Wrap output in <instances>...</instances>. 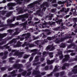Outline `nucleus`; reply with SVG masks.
Segmentation results:
<instances>
[{"label": "nucleus", "instance_id": "f257e3e1", "mask_svg": "<svg viewBox=\"0 0 77 77\" xmlns=\"http://www.w3.org/2000/svg\"><path fill=\"white\" fill-rule=\"evenodd\" d=\"M39 2L38 1H36L35 2H34L33 3L29 4L28 6V8H27V9H25V10H24V12L27 11L28 9H29V8H33V7L35 6L36 5V4H39Z\"/></svg>", "mask_w": 77, "mask_h": 77}, {"label": "nucleus", "instance_id": "f03ea898", "mask_svg": "<svg viewBox=\"0 0 77 77\" xmlns=\"http://www.w3.org/2000/svg\"><path fill=\"white\" fill-rule=\"evenodd\" d=\"M15 17H14L13 18V21L12 20L8 19L7 20V21L8 23V24L7 25L8 26H10V27H14V26H15V25L14 24H9V23H12L13 21H15Z\"/></svg>", "mask_w": 77, "mask_h": 77}, {"label": "nucleus", "instance_id": "7ed1b4c3", "mask_svg": "<svg viewBox=\"0 0 77 77\" xmlns=\"http://www.w3.org/2000/svg\"><path fill=\"white\" fill-rule=\"evenodd\" d=\"M45 41L44 40H42L41 41H36L35 42V43L37 44V45H39V47L40 48H41L42 47V46L41 45H40V44H45V42H47V41H45Z\"/></svg>", "mask_w": 77, "mask_h": 77}, {"label": "nucleus", "instance_id": "20e7f679", "mask_svg": "<svg viewBox=\"0 0 77 77\" xmlns=\"http://www.w3.org/2000/svg\"><path fill=\"white\" fill-rule=\"evenodd\" d=\"M28 17H29V15L27 14H24L23 15L18 16L17 17V20H18L21 19V18H28Z\"/></svg>", "mask_w": 77, "mask_h": 77}, {"label": "nucleus", "instance_id": "39448f33", "mask_svg": "<svg viewBox=\"0 0 77 77\" xmlns=\"http://www.w3.org/2000/svg\"><path fill=\"white\" fill-rule=\"evenodd\" d=\"M30 0H17L16 2L18 4H21L22 3H24V2H29Z\"/></svg>", "mask_w": 77, "mask_h": 77}, {"label": "nucleus", "instance_id": "423d86ee", "mask_svg": "<svg viewBox=\"0 0 77 77\" xmlns=\"http://www.w3.org/2000/svg\"><path fill=\"white\" fill-rule=\"evenodd\" d=\"M54 49V46L51 45H48L46 48V50H50L51 51H53Z\"/></svg>", "mask_w": 77, "mask_h": 77}, {"label": "nucleus", "instance_id": "0eeeda50", "mask_svg": "<svg viewBox=\"0 0 77 77\" xmlns=\"http://www.w3.org/2000/svg\"><path fill=\"white\" fill-rule=\"evenodd\" d=\"M15 5H17V4L15 3H9L7 4V6L8 7H10V6H14Z\"/></svg>", "mask_w": 77, "mask_h": 77}, {"label": "nucleus", "instance_id": "6e6552de", "mask_svg": "<svg viewBox=\"0 0 77 77\" xmlns=\"http://www.w3.org/2000/svg\"><path fill=\"white\" fill-rule=\"evenodd\" d=\"M65 59H63V60L62 61V62H65V61H66V60H68L69 59V55H66L65 56Z\"/></svg>", "mask_w": 77, "mask_h": 77}, {"label": "nucleus", "instance_id": "1a4fd4ad", "mask_svg": "<svg viewBox=\"0 0 77 77\" xmlns=\"http://www.w3.org/2000/svg\"><path fill=\"white\" fill-rule=\"evenodd\" d=\"M17 10L19 13H23V10L20 8H18V9H17Z\"/></svg>", "mask_w": 77, "mask_h": 77}, {"label": "nucleus", "instance_id": "9d476101", "mask_svg": "<svg viewBox=\"0 0 77 77\" xmlns=\"http://www.w3.org/2000/svg\"><path fill=\"white\" fill-rule=\"evenodd\" d=\"M54 62V60H52L51 61H50L49 60H48L47 61V63L49 65L50 64H51V63H53Z\"/></svg>", "mask_w": 77, "mask_h": 77}, {"label": "nucleus", "instance_id": "9b49d317", "mask_svg": "<svg viewBox=\"0 0 77 77\" xmlns=\"http://www.w3.org/2000/svg\"><path fill=\"white\" fill-rule=\"evenodd\" d=\"M6 35H7V34L6 33L0 34V38H4L5 36H6Z\"/></svg>", "mask_w": 77, "mask_h": 77}, {"label": "nucleus", "instance_id": "f8f14e48", "mask_svg": "<svg viewBox=\"0 0 77 77\" xmlns=\"http://www.w3.org/2000/svg\"><path fill=\"white\" fill-rule=\"evenodd\" d=\"M69 64L68 63H66L64 65V66L62 67V69H65V66H68Z\"/></svg>", "mask_w": 77, "mask_h": 77}, {"label": "nucleus", "instance_id": "ddd939ff", "mask_svg": "<svg viewBox=\"0 0 77 77\" xmlns=\"http://www.w3.org/2000/svg\"><path fill=\"white\" fill-rule=\"evenodd\" d=\"M20 30V28H17L16 31L14 33V35H17L18 34V33H19Z\"/></svg>", "mask_w": 77, "mask_h": 77}, {"label": "nucleus", "instance_id": "4468645a", "mask_svg": "<svg viewBox=\"0 0 77 77\" xmlns=\"http://www.w3.org/2000/svg\"><path fill=\"white\" fill-rule=\"evenodd\" d=\"M21 44H22V43H21L20 42H17L16 47H20V46H21Z\"/></svg>", "mask_w": 77, "mask_h": 77}, {"label": "nucleus", "instance_id": "2eb2a0df", "mask_svg": "<svg viewBox=\"0 0 77 77\" xmlns=\"http://www.w3.org/2000/svg\"><path fill=\"white\" fill-rule=\"evenodd\" d=\"M59 55H60V59H62L63 57V55H62V51H60V52H59Z\"/></svg>", "mask_w": 77, "mask_h": 77}, {"label": "nucleus", "instance_id": "dca6fc26", "mask_svg": "<svg viewBox=\"0 0 77 77\" xmlns=\"http://www.w3.org/2000/svg\"><path fill=\"white\" fill-rule=\"evenodd\" d=\"M26 35L27 38H29V36H30V34L29 33H27L26 34H24L22 35V36H26Z\"/></svg>", "mask_w": 77, "mask_h": 77}, {"label": "nucleus", "instance_id": "f3484780", "mask_svg": "<svg viewBox=\"0 0 77 77\" xmlns=\"http://www.w3.org/2000/svg\"><path fill=\"white\" fill-rule=\"evenodd\" d=\"M73 46L75 47V48H77V46L75 45L74 44H72V45H71L68 46L67 47L68 48H71V46Z\"/></svg>", "mask_w": 77, "mask_h": 77}, {"label": "nucleus", "instance_id": "a211bd4d", "mask_svg": "<svg viewBox=\"0 0 77 77\" xmlns=\"http://www.w3.org/2000/svg\"><path fill=\"white\" fill-rule=\"evenodd\" d=\"M66 10V8H63L62 10H61L60 11H59L58 12V14H60V12H63L64 11Z\"/></svg>", "mask_w": 77, "mask_h": 77}, {"label": "nucleus", "instance_id": "6ab92c4d", "mask_svg": "<svg viewBox=\"0 0 77 77\" xmlns=\"http://www.w3.org/2000/svg\"><path fill=\"white\" fill-rule=\"evenodd\" d=\"M62 21V19H60V20H57L56 22L58 24H60V23Z\"/></svg>", "mask_w": 77, "mask_h": 77}, {"label": "nucleus", "instance_id": "aec40b11", "mask_svg": "<svg viewBox=\"0 0 77 77\" xmlns=\"http://www.w3.org/2000/svg\"><path fill=\"white\" fill-rule=\"evenodd\" d=\"M52 17H53V14H50L49 16V17H48V18H49L48 20H52V19L51 18Z\"/></svg>", "mask_w": 77, "mask_h": 77}, {"label": "nucleus", "instance_id": "412c9836", "mask_svg": "<svg viewBox=\"0 0 77 77\" xmlns=\"http://www.w3.org/2000/svg\"><path fill=\"white\" fill-rule=\"evenodd\" d=\"M27 45H29V47H33L35 46L33 44H30V43L28 44Z\"/></svg>", "mask_w": 77, "mask_h": 77}, {"label": "nucleus", "instance_id": "4be33fe9", "mask_svg": "<svg viewBox=\"0 0 77 77\" xmlns=\"http://www.w3.org/2000/svg\"><path fill=\"white\" fill-rule=\"evenodd\" d=\"M71 11L73 14H76V11H75V10L72 8Z\"/></svg>", "mask_w": 77, "mask_h": 77}, {"label": "nucleus", "instance_id": "5701e85b", "mask_svg": "<svg viewBox=\"0 0 77 77\" xmlns=\"http://www.w3.org/2000/svg\"><path fill=\"white\" fill-rule=\"evenodd\" d=\"M33 52H34V53H33L32 54V56H34V55H35L36 54V49H34L32 50Z\"/></svg>", "mask_w": 77, "mask_h": 77}, {"label": "nucleus", "instance_id": "b1692460", "mask_svg": "<svg viewBox=\"0 0 77 77\" xmlns=\"http://www.w3.org/2000/svg\"><path fill=\"white\" fill-rule=\"evenodd\" d=\"M53 54L52 52L49 53V54L50 58H51V57H53Z\"/></svg>", "mask_w": 77, "mask_h": 77}, {"label": "nucleus", "instance_id": "393cba45", "mask_svg": "<svg viewBox=\"0 0 77 77\" xmlns=\"http://www.w3.org/2000/svg\"><path fill=\"white\" fill-rule=\"evenodd\" d=\"M70 0H67V3L68 5V6H70V5H71V4H69V3H70Z\"/></svg>", "mask_w": 77, "mask_h": 77}, {"label": "nucleus", "instance_id": "a878e982", "mask_svg": "<svg viewBox=\"0 0 77 77\" xmlns=\"http://www.w3.org/2000/svg\"><path fill=\"white\" fill-rule=\"evenodd\" d=\"M65 2V1H63V2L59 1L58 2V4H59V5H61V4H64Z\"/></svg>", "mask_w": 77, "mask_h": 77}, {"label": "nucleus", "instance_id": "bb28decb", "mask_svg": "<svg viewBox=\"0 0 77 77\" xmlns=\"http://www.w3.org/2000/svg\"><path fill=\"white\" fill-rule=\"evenodd\" d=\"M39 57L38 56H37L35 58V62H38V61H39Z\"/></svg>", "mask_w": 77, "mask_h": 77}, {"label": "nucleus", "instance_id": "cd10ccee", "mask_svg": "<svg viewBox=\"0 0 77 77\" xmlns=\"http://www.w3.org/2000/svg\"><path fill=\"white\" fill-rule=\"evenodd\" d=\"M27 22L26 21L25 23H22V25L24 27H26V25H27Z\"/></svg>", "mask_w": 77, "mask_h": 77}, {"label": "nucleus", "instance_id": "c85d7f7f", "mask_svg": "<svg viewBox=\"0 0 77 77\" xmlns=\"http://www.w3.org/2000/svg\"><path fill=\"white\" fill-rule=\"evenodd\" d=\"M11 14H12V12H10L9 13H8L6 15V17H9V16H10V15H11Z\"/></svg>", "mask_w": 77, "mask_h": 77}, {"label": "nucleus", "instance_id": "c756f323", "mask_svg": "<svg viewBox=\"0 0 77 77\" xmlns=\"http://www.w3.org/2000/svg\"><path fill=\"white\" fill-rule=\"evenodd\" d=\"M0 13L2 14H5V13H8V11H1Z\"/></svg>", "mask_w": 77, "mask_h": 77}, {"label": "nucleus", "instance_id": "7c9ffc66", "mask_svg": "<svg viewBox=\"0 0 77 77\" xmlns=\"http://www.w3.org/2000/svg\"><path fill=\"white\" fill-rule=\"evenodd\" d=\"M45 5H46V6H47V3H46V4H43V5H41V6H40L41 8H43V7H44V6H45Z\"/></svg>", "mask_w": 77, "mask_h": 77}, {"label": "nucleus", "instance_id": "2f4dec72", "mask_svg": "<svg viewBox=\"0 0 77 77\" xmlns=\"http://www.w3.org/2000/svg\"><path fill=\"white\" fill-rule=\"evenodd\" d=\"M29 55H26L24 57V59H27V58L29 57Z\"/></svg>", "mask_w": 77, "mask_h": 77}, {"label": "nucleus", "instance_id": "473e14b6", "mask_svg": "<svg viewBox=\"0 0 77 77\" xmlns=\"http://www.w3.org/2000/svg\"><path fill=\"white\" fill-rule=\"evenodd\" d=\"M56 11V9H53L51 10V11L52 12H54Z\"/></svg>", "mask_w": 77, "mask_h": 77}, {"label": "nucleus", "instance_id": "72a5a7b5", "mask_svg": "<svg viewBox=\"0 0 77 77\" xmlns=\"http://www.w3.org/2000/svg\"><path fill=\"white\" fill-rule=\"evenodd\" d=\"M61 27H59L58 28H56L55 29V30H60V29Z\"/></svg>", "mask_w": 77, "mask_h": 77}, {"label": "nucleus", "instance_id": "f704fd0d", "mask_svg": "<svg viewBox=\"0 0 77 77\" xmlns=\"http://www.w3.org/2000/svg\"><path fill=\"white\" fill-rule=\"evenodd\" d=\"M16 42V39H14L11 41V42Z\"/></svg>", "mask_w": 77, "mask_h": 77}, {"label": "nucleus", "instance_id": "c9c22d12", "mask_svg": "<svg viewBox=\"0 0 77 77\" xmlns=\"http://www.w3.org/2000/svg\"><path fill=\"white\" fill-rule=\"evenodd\" d=\"M13 31L11 29H9L7 31V32H8L9 33H12V32Z\"/></svg>", "mask_w": 77, "mask_h": 77}, {"label": "nucleus", "instance_id": "e433bc0d", "mask_svg": "<svg viewBox=\"0 0 77 77\" xmlns=\"http://www.w3.org/2000/svg\"><path fill=\"white\" fill-rule=\"evenodd\" d=\"M77 18H74L73 19V21L74 22H76L77 21Z\"/></svg>", "mask_w": 77, "mask_h": 77}, {"label": "nucleus", "instance_id": "4c0bfd02", "mask_svg": "<svg viewBox=\"0 0 77 77\" xmlns=\"http://www.w3.org/2000/svg\"><path fill=\"white\" fill-rule=\"evenodd\" d=\"M47 39L48 40H49V41H51V37H48L47 38Z\"/></svg>", "mask_w": 77, "mask_h": 77}, {"label": "nucleus", "instance_id": "58836bf2", "mask_svg": "<svg viewBox=\"0 0 77 77\" xmlns=\"http://www.w3.org/2000/svg\"><path fill=\"white\" fill-rule=\"evenodd\" d=\"M27 44V42H25L22 45V47H24Z\"/></svg>", "mask_w": 77, "mask_h": 77}, {"label": "nucleus", "instance_id": "ea45409f", "mask_svg": "<svg viewBox=\"0 0 77 77\" xmlns=\"http://www.w3.org/2000/svg\"><path fill=\"white\" fill-rule=\"evenodd\" d=\"M26 72L25 71L24 73H22V75H26Z\"/></svg>", "mask_w": 77, "mask_h": 77}, {"label": "nucleus", "instance_id": "a19ab883", "mask_svg": "<svg viewBox=\"0 0 77 77\" xmlns=\"http://www.w3.org/2000/svg\"><path fill=\"white\" fill-rule=\"evenodd\" d=\"M69 8H67V10L65 11V13H66L67 12H68L69 11Z\"/></svg>", "mask_w": 77, "mask_h": 77}, {"label": "nucleus", "instance_id": "79ce46f5", "mask_svg": "<svg viewBox=\"0 0 77 77\" xmlns=\"http://www.w3.org/2000/svg\"><path fill=\"white\" fill-rule=\"evenodd\" d=\"M45 9H46V8H43V9H42V12H44V11H45Z\"/></svg>", "mask_w": 77, "mask_h": 77}, {"label": "nucleus", "instance_id": "37998d69", "mask_svg": "<svg viewBox=\"0 0 77 77\" xmlns=\"http://www.w3.org/2000/svg\"><path fill=\"white\" fill-rule=\"evenodd\" d=\"M70 24V23H68V24H67V26H72V25L71 24H70H70Z\"/></svg>", "mask_w": 77, "mask_h": 77}, {"label": "nucleus", "instance_id": "c03bdc74", "mask_svg": "<svg viewBox=\"0 0 77 77\" xmlns=\"http://www.w3.org/2000/svg\"><path fill=\"white\" fill-rule=\"evenodd\" d=\"M14 9V8H13V7H12L11 6V7H10L9 8V10H11L12 9Z\"/></svg>", "mask_w": 77, "mask_h": 77}, {"label": "nucleus", "instance_id": "a18cd8bd", "mask_svg": "<svg viewBox=\"0 0 77 77\" xmlns=\"http://www.w3.org/2000/svg\"><path fill=\"white\" fill-rule=\"evenodd\" d=\"M48 69V66H46L45 67V69L46 70H47Z\"/></svg>", "mask_w": 77, "mask_h": 77}, {"label": "nucleus", "instance_id": "49530a36", "mask_svg": "<svg viewBox=\"0 0 77 77\" xmlns=\"http://www.w3.org/2000/svg\"><path fill=\"white\" fill-rule=\"evenodd\" d=\"M47 54H46V52H44L43 53V55H45V56H46Z\"/></svg>", "mask_w": 77, "mask_h": 77}, {"label": "nucleus", "instance_id": "de8ad7c7", "mask_svg": "<svg viewBox=\"0 0 77 77\" xmlns=\"http://www.w3.org/2000/svg\"><path fill=\"white\" fill-rule=\"evenodd\" d=\"M33 59V57H31L30 59H29V61H31Z\"/></svg>", "mask_w": 77, "mask_h": 77}, {"label": "nucleus", "instance_id": "09e8293b", "mask_svg": "<svg viewBox=\"0 0 77 77\" xmlns=\"http://www.w3.org/2000/svg\"><path fill=\"white\" fill-rule=\"evenodd\" d=\"M15 73V71H14L11 72V74H14Z\"/></svg>", "mask_w": 77, "mask_h": 77}, {"label": "nucleus", "instance_id": "8fccbe9b", "mask_svg": "<svg viewBox=\"0 0 77 77\" xmlns=\"http://www.w3.org/2000/svg\"><path fill=\"white\" fill-rule=\"evenodd\" d=\"M40 60L41 62H42L43 60H44V58H41Z\"/></svg>", "mask_w": 77, "mask_h": 77}, {"label": "nucleus", "instance_id": "3c124183", "mask_svg": "<svg viewBox=\"0 0 77 77\" xmlns=\"http://www.w3.org/2000/svg\"><path fill=\"white\" fill-rule=\"evenodd\" d=\"M57 68H58V67H57V66H55V70H56V69H57Z\"/></svg>", "mask_w": 77, "mask_h": 77}, {"label": "nucleus", "instance_id": "603ef678", "mask_svg": "<svg viewBox=\"0 0 77 77\" xmlns=\"http://www.w3.org/2000/svg\"><path fill=\"white\" fill-rule=\"evenodd\" d=\"M76 26H77V24H76V23H75L74 25L73 26V27H75Z\"/></svg>", "mask_w": 77, "mask_h": 77}, {"label": "nucleus", "instance_id": "864d4df0", "mask_svg": "<svg viewBox=\"0 0 77 77\" xmlns=\"http://www.w3.org/2000/svg\"><path fill=\"white\" fill-rule=\"evenodd\" d=\"M59 41H60L59 40L57 41V40L55 41V42H56V43H59Z\"/></svg>", "mask_w": 77, "mask_h": 77}, {"label": "nucleus", "instance_id": "5fc2aeb1", "mask_svg": "<svg viewBox=\"0 0 77 77\" xmlns=\"http://www.w3.org/2000/svg\"><path fill=\"white\" fill-rule=\"evenodd\" d=\"M73 51H74L72 50H69V52H73Z\"/></svg>", "mask_w": 77, "mask_h": 77}, {"label": "nucleus", "instance_id": "6e6d98bb", "mask_svg": "<svg viewBox=\"0 0 77 77\" xmlns=\"http://www.w3.org/2000/svg\"><path fill=\"white\" fill-rule=\"evenodd\" d=\"M3 3H6V1L5 0H3L2 2Z\"/></svg>", "mask_w": 77, "mask_h": 77}, {"label": "nucleus", "instance_id": "4d7b16f0", "mask_svg": "<svg viewBox=\"0 0 77 77\" xmlns=\"http://www.w3.org/2000/svg\"><path fill=\"white\" fill-rule=\"evenodd\" d=\"M31 74V72H29L27 73V75H30Z\"/></svg>", "mask_w": 77, "mask_h": 77}, {"label": "nucleus", "instance_id": "13d9d810", "mask_svg": "<svg viewBox=\"0 0 77 77\" xmlns=\"http://www.w3.org/2000/svg\"><path fill=\"white\" fill-rule=\"evenodd\" d=\"M6 56H5L4 57L2 58L3 59H6Z\"/></svg>", "mask_w": 77, "mask_h": 77}, {"label": "nucleus", "instance_id": "bf43d9fd", "mask_svg": "<svg viewBox=\"0 0 77 77\" xmlns=\"http://www.w3.org/2000/svg\"><path fill=\"white\" fill-rule=\"evenodd\" d=\"M12 68H9L8 69V70L9 71H11V70H12Z\"/></svg>", "mask_w": 77, "mask_h": 77}, {"label": "nucleus", "instance_id": "052dcab7", "mask_svg": "<svg viewBox=\"0 0 77 77\" xmlns=\"http://www.w3.org/2000/svg\"><path fill=\"white\" fill-rule=\"evenodd\" d=\"M22 70H23L22 69H20L19 70V72H21Z\"/></svg>", "mask_w": 77, "mask_h": 77}, {"label": "nucleus", "instance_id": "680f3d73", "mask_svg": "<svg viewBox=\"0 0 77 77\" xmlns=\"http://www.w3.org/2000/svg\"><path fill=\"white\" fill-rule=\"evenodd\" d=\"M25 20H26V19L24 18H23L22 19V21H25Z\"/></svg>", "mask_w": 77, "mask_h": 77}, {"label": "nucleus", "instance_id": "e2e57ef3", "mask_svg": "<svg viewBox=\"0 0 77 77\" xmlns=\"http://www.w3.org/2000/svg\"><path fill=\"white\" fill-rule=\"evenodd\" d=\"M53 6H54V7H56V6H57V4H54L53 5Z\"/></svg>", "mask_w": 77, "mask_h": 77}, {"label": "nucleus", "instance_id": "0e129e2a", "mask_svg": "<svg viewBox=\"0 0 77 77\" xmlns=\"http://www.w3.org/2000/svg\"><path fill=\"white\" fill-rule=\"evenodd\" d=\"M71 55L72 56H74V55H75V53H72L71 54Z\"/></svg>", "mask_w": 77, "mask_h": 77}, {"label": "nucleus", "instance_id": "69168bd1", "mask_svg": "<svg viewBox=\"0 0 77 77\" xmlns=\"http://www.w3.org/2000/svg\"><path fill=\"white\" fill-rule=\"evenodd\" d=\"M18 77H21V74H18L17 75Z\"/></svg>", "mask_w": 77, "mask_h": 77}, {"label": "nucleus", "instance_id": "338daca9", "mask_svg": "<svg viewBox=\"0 0 77 77\" xmlns=\"http://www.w3.org/2000/svg\"><path fill=\"white\" fill-rule=\"evenodd\" d=\"M3 53H0V56H3Z\"/></svg>", "mask_w": 77, "mask_h": 77}, {"label": "nucleus", "instance_id": "774afa93", "mask_svg": "<svg viewBox=\"0 0 77 77\" xmlns=\"http://www.w3.org/2000/svg\"><path fill=\"white\" fill-rule=\"evenodd\" d=\"M8 51H6L5 52L4 54H8Z\"/></svg>", "mask_w": 77, "mask_h": 77}]
</instances>
